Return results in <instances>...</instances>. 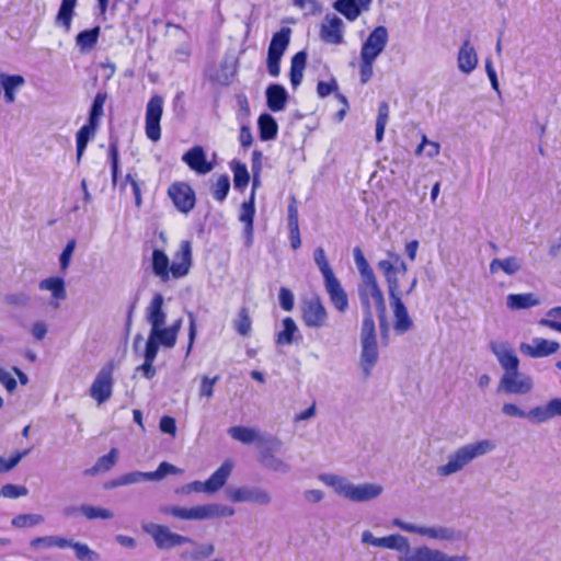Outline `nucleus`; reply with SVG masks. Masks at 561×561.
Returning <instances> with one entry per match:
<instances>
[{
	"label": "nucleus",
	"instance_id": "1",
	"mask_svg": "<svg viewBox=\"0 0 561 561\" xmlns=\"http://www.w3.org/2000/svg\"><path fill=\"white\" fill-rule=\"evenodd\" d=\"M360 542L377 548L396 550L402 553L399 561H468L466 556H448L445 552L421 546L411 549L409 539L400 534L376 537L370 530H364Z\"/></svg>",
	"mask_w": 561,
	"mask_h": 561
},
{
	"label": "nucleus",
	"instance_id": "2",
	"mask_svg": "<svg viewBox=\"0 0 561 561\" xmlns=\"http://www.w3.org/2000/svg\"><path fill=\"white\" fill-rule=\"evenodd\" d=\"M164 298L161 294H154L146 307L145 317L151 329L146 342V347L158 353L159 346L172 348L178 337L174 332L165 327L167 312L163 309Z\"/></svg>",
	"mask_w": 561,
	"mask_h": 561
},
{
	"label": "nucleus",
	"instance_id": "3",
	"mask_svg": "<svg viewBox=\"0 0 561 561\" xmlns=\"http://www.w3.org/2000/svg\"><path fill=\"white\" fill-rule=\"evenodd\" d=\"M496 444L492 439H480L465 444L447 457V461L436 468L439 477L446 478L462 471L474 459L495 450Z\"/></svg>",
	"mask_w": 561,
	"mask_h": 561
},
{
	"label": "nucleus",
	"instance_id": "4",
	"mask_svg": "<svg viewBox=\"0 0 561 561\" xmlns=\"http://www.w3.org/2000/svg\"><path fill=\"white\" fill-rule=\"evenodd\" d=\"M160 512L181 520H210L234 515V510L228 505L208 503L191 507L169 505L160 508Z\"/></svg>",
	"mask_w": 561,
	"mask_h": 561
},
{
	"label": "nucleus",
	"instance_id": "5",
	"mask_svg": "<svg viewBox=\"0 0 561 561\" xmlns=\"http://www.w3.org/2000/svg\"><path fill=\"white\" fill-rule=\"evenodd\" d=\"M360 346L359 366L364 378H368L379 359L375 321L369 320V318L363 319L360 329Z\"/></svg>",
	"mask_w": 561,
	"mask_h": 561
},
{
	"label": "nucleus",
	"instance_id": "6",
	"mask_svg": "<svg viewBox=\"0 0 561 561\" xmlns=\"http://www.w3.org/2000/svg\"><path fill=\"white\" fill-rule=\"evenodd\" d=\"M282 446L283 442L278 437L266 435V439L262 442V447L259 449L257 457L262 468L279 474H288L291 472V465L284 458L277 456V451Z\"/></svg>",
	"mask_w": 561,
	"mask_h": 561
},
{
	"label": "nucleus",
	"instance_id": "7",
	"mask_svg": "<svg viewBox=\"0 0 561 561\" xmlns=\"http://www.w3.org/2000/svg\"><path fill=\"white\" fill-rule=\"evenodd\" d=\"M358 297L364 308V319L369 318V320H374L371 310L373 304L376 306L381 318L385 319V298L375 275L362 278L358 285Z\"/></svg>",
	"mask_w": 561,
	"mask_h": 561
},
{
	"label": "nucleus",
	"instance_id": "8",
	"mask_svg": "<svg viewBox=\"0 0 561 561\" xmlns=\"http://www.w3.org/2000/svg\"><path fill=\"white\" fill-rule=\"evenodd\" d=\"M392 526L411 534H416L428 539L439 541H457L461 540L463 535L460 530H456L451 527L446 526H417L414 524L405 523L400 518H393L391 520Z\"/></svg>",
	"mask_w": 561,
	"mask_h": 561
},
{
	"label": "nucleus",
	"instance_id": "9",
	"mask_svg": "<svg viewBox=\"0 0 561 561\" xmlns=\"http://www.w3.org/2000/svg\"><path fill=\"white\" fill-rule=\"evenodd\" d=\"M141 528L153 539L156 547L160 550H170L185 543L195 545L190 537L173 533L164 525L145 523Z\"/></svg>",
	"mask_w": 561,
	"mask_h": 561
},
{
	"label": "nucleus",
	"instance_id": "10",
	"mask_svg": "<svg viewBox=\"0 0 561 561\" xmlns=\"http://www.w3.org/2000/svg\"><path fill=\"white\" fill-rule=\"evenodd\" d=\"M291 30L282 27L276 32L268 45L266 67L271 77L277 78L280 73V60L290 43Z\"/></svg>",
	"mask_w": 561,
	"mask_h": 561
},
{
	"label": "nucleus",
	"instance_id": "11",
	"mask_svg": "<svg viewBox=\"0 0 561 561\" xmlns=\"http://www.w3.org/2000/svg\"><path fill=\"white\" fill-rule=\"evenodd\" d=\"M181 472H182V470L179 469L178 467H175L167 461H163L159 465L158 469L152 472L133 471V472L123 474L112 482V486L116 488V486L129 485V484L142 482V481H160V480L164 479L168 474H179Z\"/></svg>",
	"mask_w": 561,
	"mask_h": 561
},
{
	"label": "nucleus",
	"instance_id": "12",
	"mask_svg": "<svg viewBox=\"0 0 561 561\" xmlns=\"http://www.w3.org/2000/svg\"><path fill=\"white\" fill-rule=\"evenodd\" d=\"M114 387V366L112 363L103 366L96 374L89 389V396L101 405L110 400Z\"/></svg>",
	"mask_w": 561,
	"mask_h": 561
},
{
	"label": "nucleus",
	"instance_id": "13",
	"mask_svg": "<svg viewBox=\"0 0 561 561\" xmlns=\"http://www.w3.org/2000/svg\"><path fill=\"white\" fill-rule=\"evenodd\" d=\"M228 497L233 503H251L260 506H267L273 502L271 491L261 485H243L230 489Z\"/></svg>",
	"mask_w": 561,
	"mask_h": 561
},
{
	"label": "nucleus",
	"instance_id": "14",
	"mask_svg": "<svg viewBox=\"0 0 561 561\" xmlns=\"http://www.w3.org/2000/svg\"><path fill=\"white\" fill-rule=\"evenodd\" d=\"M163 114V99L161 95H153L146 106V136L153 142L161 138L160 121Z\"/></svg>",
	"mask_w": 561,
	"mask_h": 561
},
{
	"label": "nucleus",
	"instance_id": "15",
	"mask_svg": "<svg viewBox=\"0 0 561 561\" xmlns=\"http://www.w3.org/2000/svg\"><path fill=\"white\" fill-rule=\"evenodd\" d=\"M168 196L174 207L182 214L187 215L196 204L194 190L185 182H174L168 188Z\"/></svg>",
	"mask_w": 561,
	"mask_h": 561
},
{
	"label": "nucleus",
	"instance_id": "16",
	"mask_svg": "<svg viewBox=\"0 0 561 561\" xmlns=\"http://www.w3.org/2000/svg\"><path fill=\"white\" fill-rule=\"evenodd\" d=\"M390 305L393 311V329L397 333L403 334L408 332L412 325L413 321L410 318L407 307L404 306L401 299V290L399 288H388Z\"/></svg>",
	"mask_w": 561,
	"mask_h": 561
},
{
	"label": "nucleus",
	"instance_id": "17",
	"mask_svg": "<svg viewBox=\"0 0 561 561\" xmlns=\"http://www.w3.org/2000/svg\"><path fill=\"white\" fill-rule=\"evenodd\" d=\"M500 387L506 392L511 394H527L534 388V382L531 377L519 373L518 369L512 370L508 373H504Z\"/></svg>",
	"mask_w": 561,
	"mask_h": 561
},
{
	"label": "nucleus",
	"instance_id": "18",
	"mask_svg": "<svg viewBox=\"0 0 561 561\" xmlns=\"http://www.w3.org/2000/svg\"><path fill=\"white\" fill-rule=\"evenodd\" d=\"M389 39L386 26H377L368 35L360 49V57L377 59L383 51Z\"/></svg>",
	"mask_w": 561,
	"mask_h": 561
},
{
	"label": "nucleus",
	"instance_id": "19",
	"mask_svg": "<svg viewBox=\"0 0 561 561\" xmlns=\"http://www.w3.org/2000/svg\"><path fill=\"white\" fill-rule=\"evenodd\" d=\"M192 266V244L188 240L181 241L179 249L173 255L171 273L173 279L186 276Z\"/></svg>",
	"mask_w": 561,
	"mask_h": 561
},
{
	"label": "nucleus",
	"instance_id": "20",
	"mask_svg": "<svg viewBox=\"0 0 561 561\" xmlns=\"http://www.w3.org/2000/svg\"><path fill=\"white\" fill-rule=\"evenodd\" d=\"M302 320L308 328H322L328 320V312L319 298L305 301L302 307Z\"/></svg>",
	"mask_w": 561,
	"mask_h": 561
},
{
	"label": "nucleus",
	"instance_id": "21",
	"mask_svg": "<svg viewBox=\"0 0 561 561\" xmlns=\"http://www.w3.org/2000/svg\"><path fill=\"white\" fill-rule=\"evenodd\" d=\"M344 22L335 14H327L320 27V37L323 42L340 45L344 42Z\"/></svg>",
	"mask_w": 561,
	"mask_h": 561
},
{
	"label": "nucleus",
	"instance_id": "22",
	"mask_svg": "<svg viewBox=\"0 0 561 561\" xmlns=\"http://www.w3.org/2000/svg\"><path fill=\"white\" fill-rule=\"evenodd\" d=\"M560 344L556 341L546 340L542 337H535L531 343H522L519 351L533 358L546 357L557 353Z\"/></svg>",
	"mask_w": 561,
	"mask_h": 561
},
{
	"label": "nucleus",
	"instance_id": "23",
	"mask_svg": "<svg viewBox=\"0 0 561 561\" xmlns=\"http://www.w3.org/2000/svg\"><path fill=\"white\" fill-rule=\"evenodd\" d=\"M374 0H336L333 8L347 21L353 22L362 14L370 10Z\"/></svg>",
	"mask_w": 561,
	"mask_h": 561
},
{
	"label": "nucleus",
	"instance_id": "24",
	"mask_svg": "<svg viewBox=\"0 0 561 561\" xmlns=\"http://www.w3.org/2000/svg\"><path fill=\"white\" fill-rule=\"evenodd\" d=\"M490 350L496 356L497 362L505 373L518 369L519 359L507 343L491 342Z\"/></svg>",
	"mask_w": 561,
	"mask_h": 561
},
{
	"label": "nucleus",
	"instance_id": "25",
	"mask_svg": "<svg viewBox=\"0 0 561 561\" xmlns=\"http://www.w3.org/2000/svg\"><path fill=\"white\" fill-rule=\"evenodd\" d=\"M324 287L334 308L345 312L348 308V297L336 276L324 279Z\"/></svg>",
	"mask_w": 561,
	"mask_h": 561
},
{
	"label": "nucleus",
	"instance_id": "26",
	"mask_svg": "<svg viewBox=\"0 0 561 561\" xmlns=\"http://www.w3.org/2000/svg\"><path fill=\"white\" fill-rule=\"evenodd\" d=\"M182 160L198 174H206L213 170V164L206 160L205 151L201 146H195L186 151Z\"/></svg>",
	"mask_w": 561,
	"mask_h": 561
},
{
	"label": "nucleus",
	"instance_id": "27",
	"mask_svg": "<svg viewBox=\"0 0 561 561\" xmlns=\"http://www.w3.org/2000/svg\"><path fill=\"white\" fill-rule=\"evenodd\" d=\"M382 492L383 486L379 483H353L350 501L355 503L368 502L379 497Z\"/></svg>",
	"mask_w": 561,
	"mask_h": 561
},
{
	"label": "nucleus",
	"instance_id": "28",
	"mask_svg": "<svg viewBox=\"0 0 561 561\" xmlns=\"http://www.w3.org/2000/svg\"><path fill=\"white\" fill-rule=\"evenodd\" d=\"M151 267L153 275L162 283H168L172 278L171 263L163 250L154 249L152 251Z\"/></svg>",
	"mask_w": 561,
	"mask_h": 561
},
{
	"label": "nucleus",
	"instance_id": "29",
	"mask_svg": "<svg viewBox=\"0 0 561 561\" xmlns=\"http://www.w3.org/2000/svg\"><path fill=\"white\" fill-rule=\"evenodd\" d=\"M228 434L242 444L255 443L259 449L262 447V442L266 439V435H262L259 430L247 426H232L228 430Z\"/></svg>",
	"mask_w": 561,
	"mask_h": 561
},
{
	"label": "nucleus",
	"instance_id": "30",
	"mask_svg": "<svg viewBox=\"0 0 561 561\" xmlns=\"http://www.w3.org/2000/svg\"><path fill=\"white\" fill-rule=\"evenodd\" d=\"M458 68L461 72L469 75L478 65V55L470 41H465L458 53Z\"/></svg>",
	"mask_w": 561,
	"mask_h": 561
},
{
	"label": "nucleus",
	"instance_id": "31",
	"mask_svg": "<svg viewBox=\"0 0 561 561\" xmlns=\"http://www.w3.org/2000/svg\"><path fill=\"white\" fill-rule=\"evenodd\" d=\"M266 104L272 112H280L286 107L288 93L280 84H270L265 91Z\"/></svg>",
	"mask_w": 561,
	"mask_h": 561
},
{
	"label": "nucleus",
	"instance_id": "32",
	"mask_svg": "<svg viewBox=\"0 0 561 561\" xmlns=\"http://www.w3.org/2000/svg\"><path fill=\"white\" fill-rule=\"evenodd\" d=\"M319 480L325 485L331 486L337 495L350 500L353 483L346 478L334 473H323L319 476Z\"/></svg>",
	"mask_w": 561,
	"mask_h": 561
},
{
	"label": "nucleus",
	"instance_id": "33",
	"mask_svg": "<svg viewBox=\"0 0 561 561\" xmlns=\"http://www.w3.org/2000/svg\"><path fill=\"white\" fill-rule=\"evenodd\" d=\"M232 469L233 463L230 460H226L221 463V466L206 480L205 486L208 488V494L217 492L225 485Z\"/></svg>",
	"mask_w": 561,
	"mask_h": 561
},
{
	"label": "nucleus",
	"instance_id": "34",
	"mask_svg": "<svg viewBox=\"0 0 561 561\" xmlns=\"http://www.w3.org/2000/svg\"><path fill=\"white\" fill-rule=\"evenodd\" d=\"M388 259L380 260L377 264L378 270L383 274L388 288H399L400 283L394 278V267L401 260V256L392 251L387 252Z\"/></svg>",
	"mask_w": 561,
	"mask_h": 561
},
{
	"label": "nucleus",
	"instance_id": "35",
	"mask_svg": "<svg viewBox=\"0 0 561 561\" xmlns=\"http://www.w3.org/2000/svg\"><path fill=\"white\" fill-rule=\"evenodd\" d=\"M25 84V79L21 75L0 73V87L4 92L7 103L15 101V91Z\"/></svg>",
	"mask_w": 561,
	"mask_h": 561
},
{
	"label": "nucleus",
	"instance_id": "36",
	"mask_svg": "<svg viewBox=\"0 0 561 561\" xmlns=\"http://www.w3.org/2000/svg\"><path fill=\"white\" fill-rule=\"evenodd\" d=\"M257 127L261 140L268 141L276 138L278 133V125L271 114H261L257 119Z\"/></svg>",
	"mask_w": 561,
	"mask_h": 561
},
{
	"label": "nucleus",
	"instance_id": "37",
	"mask_svg": "<svg viewBox=\"0 0 561 561\" xmlns=\"http://www.w3.org/2000/svg\"><path fill=\"white\" fill-rule=\"evenodd\" d=\"M522 268V262L516 256H508L505 259H493L490 263L491 274L499 271L504 272L506 275H514Z\"/></svg>",
	"mask_w": 561,
	"mask_h": 561
},
{
	"label": "nucleus",
	"instance_id": "38",
	"mask_svg": "<svg viewBox=\"0 0 561 561\" xmlns=\"http://www.w3.org/2000/svg\"><path fill=\"white\" fill-rule=\"evenodd\" d=\"M306 62H307V53L305 50L298 51L291 58L289 77H290V83L294 89H296L302 81Z\"/></svg>",
	"mask_w": 561,
	"mask_h": 561
},
{
	"label": "nucleus",
	"instance_id": "39",
	"mask_svg": "<svg viewBox=\"0 0 561 561\" xmlns=\"http://www.w3.org/2000/svg\"><path fill=\"white\" fill-rule=\"evenodd\" d=\"M540 304L535 294H510L506 298V305L510 309H528Z\"/></svg>",
	"mask_w": 561,
	"mask_h": 561
},
{
	"label": "nucleus",
	"instance_id": "40",
	"mask_svg": "<svg viewBox=\"0 0 561 561\" xmlns=\"http://www.w3.org/2000/svg\"><path fill=\"white\" fill-rule=\"evenodd\" d=\"M39 289L51 293V296L56 300H65L67 297L66 284L61 277H49L39 282Z\"/></svg>",
	"mask_w": 561,
	"mask_h": 561
},
{
	"label": "nucleus",
	"instance_id": "41",
	"mask_svg": "<svg viewBox=\"0 0 561 561\" xmlns=\"http://www.w3.org/2000/svg\"><path fill=\"white\" fill-rule=\"evenodd\" d=\"M77 1L78 0H61V4L56 16V24L62 26L66 32H69L71 28Z\"/></svg>",
	"mask_w": 561,
	"mask_h": 561
},
{
	"label": "nucleus",
	"instance_id": "42",
	"mask_svg": "<svg viewBox=\"0 0 561 561\" xmlns=\"http://www.w3.org/2000/svg\"><path fill=\"white\" fill-rule=\"evenodd\" d=\"M30 546L35 550L49 548L65 549L69 546V539L59 536H44L31 540Z\"/></svg>",
	"mask_w": 561,
	"mask_h": 561
},
{
	"label": "nucleus",
	"instance_id": "43",
	"mask_svg": "<svg viewBox=\"0 0 561 561\" xmlns=\"http://www.w3.org/2000/svg\"><path fill=\"white\" fill-rule=\"evenodd\" d=\"M98 126L87 123L84 124L76 135L77 141V162L79 163L90 139L94 136Z\"/></svg>",
	"mask_w": 561,
	"mask_h": 561
},
{
	"label": "nucleus",
	"instance_id": "44",
	"mask_svg": "<svg viewBox=\"0 0 561 561\" xmlns=\"http://www.w3.org/2000/svg\"><path fill=\"white\" fill-rule=\"evenodd\" d=\"M100 36V27L80 32L76 37V44L82 53H87L94 47Z\"/></svg>",
	"mask_w": 561,
	"mask_h": 561
},
{
	"label": "nucleus",
	"instance_id": "45",
	"mask_svg": "<svg viewBox=\"0 0 561 561\" xmlns=\"http://www.w3.org/2000/svg\"><path fill=\"white\" fill-rule=\"evenodd\" d=\"M106 99V92L100 91L96 93L89 113L88 123L99 126L100 119L104 114V104Z\"/></svg>",
	"mask_w": 561,
	"mask_h": 561
},
{
	"label": "nucleus",
	"instance_id": "46",
	"mask_svg": "<svg viewBox=\"0 0 561 561\" xmlns=\"http://www.w3.org/2000/svg\"><path fill=\"white\" fill-rule=\"evenodd\" d=\"M80 514L83 515L87 519H112L114 517V513L104 507L93 506L89 504H83L79 507Z\"/></svg>",
	"mask_w": 561,
	"mask_h": 561
},
{
	"label": "nucleus",
	"instance_id": "47",
	"mask_svg": "<svg viewBox=\"0 0 561 561\" xmlns=\"http://www.w3.org/2000/svg\"><path fill=\"white\" fill-rule=\"evenodd\" d=\"M284 329L277 333L276 343L278 345H289L294 341L295 333L298 332V328L295 321L287 317L283 320Z\"/></svg>",
	"mask_w": 561,
	"mask_h": 561
},
{
	"label": "nucleus",
	"instance_id": "48",
	"mask_svg": "<svg viewBox=\"0 0 561 561\" xmlns=\"http://www.w3.org/2000/svg\"><path fill=\"white\" fill-rule=\"evenodd\" d=\"M233 328L242 336H247L250 334L252 329V319L250 317L248 308H240L237 318L233 320Z\"/></svg>",
	"mask_w": 561,
	"mask_h": 561
},
{
	"label": "nucleus",
	"instance_id": "49",
	"mask_svg": "<svg viewBox=\"0 0 561 561\" xmlns=\"http://www.w3.org/2000/svg\"><path fill=\"white\" fill-rule=\"evenodd\" d=\"M68 548H72L76 553V558L79 561H99L100 556L94 550L90 549V547L87 543L82 542H76L72 540H69Z\"/></svg>",
	"mask_w": 561,
	"mask_h": 561
},
{
	"label": "nucleus",
	"instance_id": "50",
	"mask_svg": "<svg viewBox=\"0 0 561 561\" xmlns=\"http://www.w3.org/2000/svg\"><path fill=\"white\" fill-rule=\"evenodd\" d=\"M215 552V547L211 543L199 545L191 552H182L183 560L198 561L211 557Z\"/></svg>",
	"mask_w": 561,
	"mask_h": 561
},
{
	"label": "nucleus",
	"instance_id": "51",
	"mask_svg": "<svg viewBox=\"0 0 561 561\" xmlns=\"http://www.w3.org/2000/svg\"><path fill=\"white\" fill-rule=\"evenodd\" d=\"M313 260L323 276V280L334 276L323 248L319 247L313 251Z\"/></svg>",
	"mask_w": 561,
	"mask_h": 561
},
{
	"label": "nucleus",
	"instance_id": "52",
	"mask_svg": "<svg viewBox=\"0 0 561 561\" xmlns=\"http://www.w3.org/2000/svg\"><path fill=\"white\" fill-rule=\"evenodd\" d=\"M389 118V105L381 102L378 107V116L376 121V140L380 142L383 139L385 128Z\"/></svg>",
	"mask_w": 561,
	"mask_h": 561
},
{
	"label": "nucleus",
	"instance_id": "53",
	"mask_svg": "<svg viewBox=\"0 0 561 561\" xmlns=\"http://www.w3.org/2000/svg\"><path fill=\"white\" fill-rule=\"evenodd\" d=\"M157 352L151 348L145 347L144 352V364L137 367V370L142 371L144 377L147 379H152L156 375V368L153 367V362L157 357Z\"/></svg>",
	"mask_w": 561,
	"mask_h": 561
},
{
	"label": "nucleus",
	"instance_id": "54",
	"mask_svg": "<svg viewBox=\"0 0 561 561\" xmlns=\"http://www.w3.org/2000/svg\"><path fill=\"white\" fill-rule=\"evenodd\" d=\"M233 183L237 190L242 191L249 184L250 175L247 165L241 162H236L232 165Z\"/></svg>",
	"mask_w": 561,
	"mask_h": 561
},
{
	"label": "nucleus",
	"instance_id": "55",
	"mask_svg": "<svg viewBox=\"0 0 561 561\" xmlns=\"http://www.w3.org/2000/svg\"><path fill=\"white\" fill-rule=\"evenodd\" d=\"M230 190V181L228 175H220L213 185L211 193L215 199L224 202Z\"/></svg>",
	"mask_w": 561,
	"mask_h": 561
},
{
	"label": "nucleus",
	"instance_id": "56",
	"mask_svg": "<svg viewBox=\"0 0 561 561\" xmlns=\"http://www.w3.org/2000/svg\"><path fill=\"white\" fill-rule=\"evenodd\" d=\"M44 522V517L39 514H21L15 516L11 524L18 528L36 526Z\"/></svg>",
	"mask_w": 561,
	"mask_h": 561
},
{
	"label": "nucleus",
	"instance_id": "57",
	"mask_svg": "<svg viewBox=\"0 0 561 561\" xmlns=\"http://www.w3.org/2000/svg\"><path fill=\"white\" fill-rule=\"evenodd\" d=\"M353 254H354V261H355L356 267L360 274V278L374 276L375 273H374L373 268L369 266L362 250L359 248H355L353 251Z\"/></svg>",
	"mask_w": 561,
	"mask_h": 561
},
{
	"label": "nucleus",
	"instance_id": "58",
	"mask_svg": "<svg viewBox=\"0 0 561 561\" xmlns=\"http://www.w3.org/2000/svg\"><path fill=\"white\" fill-rule=\"evenodd\" d=\"M117 453L116 449H112L107 455L99 458L94 467L91 469V472H100L110 470L114 463L116 462Z\"/></svg>",
	"mask_w": 561,
	"mask_h": 561
},
{
	"label": "nucleus",
	"instance_id": "59",
	"mask_svg": "<svg viewBox=\"0 0 561 561\" xmlns=\"http://www.w3.org/2000/svg\"><path fill=\"white\" fill-rule=\"evenodd\" d=\"M254 204L253 198L250 202H245L242 204L241 213H240V221L244 222L247 226V230L249 232L253 229V218H254Z\"/></svg>",
	"mask_w": 561,
	"mask_h": 561
},
{
	"label": "nucleus",
	"instance_id": "60",
	"mask_svg": "<svg viewBox=\"0 0 561 561\" xmlns=\"http://www.w3.org/2000/svg\"><path fill=\"white\" fill-rule=\"evenodd\" d=\"M108 157L111 160L112 181L115 184L118 174V142L117 140L111 139L108 148Z\"/></svg>",
	"mask_w": 561,
	"mask_h": 561
},
{
	"label": "nucleus",
	"instance_id": "61",
	"mask_svg": "<svg viewBox=\"0 0 561 561\" xmlns=\"http://www.w3.org/2000/svg\"><path fill=\"white\" fill-rule=\"evenodd\" d=\"M30 449L18 451L11 458L7 459L4 457H0V473L7 472L13 469L22 458L28 455Z\"/></svg>",
	"mask_w": 561,
	"mask_h": 561
},
{
	"label": "nucleus",
	"instance_id": "62",
	"mask_svg": "<svg viewBox=\"0 0 561 561\" xmlns=\"http://www.w3.org/2000/svg\"><path fill=\"white\" fill-rule=\"evenodd\" d=\"M526 417L530 422L537 423V424L546 423V422H548L550 420L545 405H538V407L531 408L527 412V416Z\"/></svg>",
	"mask_w": 561,
	"mask_h": 561
},
{
	"label": "nucleus",
	"instance_id": "63",
	"mask_svg": "<svg viewBox=\"0 0 561 561\" xmlns=\"http://www.w3.org/2000/svg\"><path fill=\"white\" fill-rule=\"evenodd\" d=\"M218 380L219 376H215L214 378L203 376L199 385V397L211 398L214 396V387Z\"/></svg>",
	"mask_w": 561,
	"mask_h": 561
},
{
	"label": "nucleus",
	"instance_id": "64",
	"mask_svg": "<svg viewBox=\"0 0 561 561\" xmlns=\"http://www.w3.org/2000/svg\"><path fill=\"white\" fill-rule=\"evenodd\" d=\"M27 494V489L25 486L15 485V484H5L0 489V496L3 495L8 499H16L20 496H25Z\"/></svg>",
	"mask_w": 561,
	"mask_h": 561
}]
</instances>
